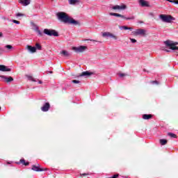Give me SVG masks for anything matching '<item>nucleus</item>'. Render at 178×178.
Returning <instances> with one entry per match:
<instances>
[{"label": "nucleus", "instance_id": "f257e3e1", "mask_svg": "<svg viewBox=\"0 0 178 178\" xmlns=\"http://www.w3.org/2000/svg\"><path fill=\"white\" fill-rule=\"evenodd\" d=\"M56 17L58 20H59L60 22H63V23L74 24V26H77V24H79L78 21L75 20L72 17H70V16L65 12L57 13Z\"/></svg>", "mask_w": 178, "mask_h": 178}, {"label": "nucleus", "instance_id": "f03ea898", "mask_svg": "<svg viewBox=\"0 0 178 178\" xmlns=\"http://www.w3.org/2000/svg\"><path fill=\"white\" fill-rule=\"evenodd\" d=\"M159 19L163 23H172V22H175V20H176V18H175L173 16L165 14L160 15Z\"/></svg>", "mask_w": 178, "mask_h": 178}, {"label": "nucleus", "instance_id": "7ed1b4c3", "mask_svg": "<svg viewBox=\"0 0 178 178\" xmlns=\"http://www.w3.org/2000/svg\"><path fill=\"white\" fill-rule=\"evenodd\" d=\"M165 45L170 47V49H172V51H178V47L176 45L178 44V42H173L172 40H166L164 42Z\"/></svg>", "mask_w": 178, "mask_h": 178}, {"label": "nucleus", "instance_id": "20e7f679", "mask_svg": "<svg viewBox=\"0 0 178 178\" xmlns=\"http://www.w3.org/2000/svg\"><path fill=\"white\" fill-rule=\"evenodd\" d=\"M44 33L49 37H59V33L55 29H44Z\"/></svg>", "mask_w": 178, "mask_h": 178}, {"label": "nucleus", "instance_id": "39448f33", "mask_svg": "<svg viewBox=\"0 0 178 178\" xmlns=\"http://www.w3.org/2000/svg\"><path fill=\"white\" fill-rule=\"evenodd\" d=\"M127 7L126 6V5L122 4L121 6L119 5H115L111 7V9L113 10H115V12H119L120 10H124Z\"/></svg>", "mask_w": 178, "mask_h": 178}, {"label": "nucleus", "instance_id": "423d86ee", "mask_svg": "<svg viewBox=\"0 0 178 178\" xmlns=\"http://www.w3.org/2000/svg\"><path fill=\"white\" fill-rule=\"evenodd\" d=\"M102 37H109L110 38H113V40H118V36L115 35L113 33H111L110 32L103 33Z\"/></svg>", "mask_w": 178, "mask_h": 178}, {"label": "nucleus", "instance_id": "0eeeda50", "mask_svg": "<svg viewBox=\"0 0 178 178\" xmlns=\"http://www.w3.org/2000/svg\"><path fill=\"white\" fill-rule=\"evenodd\" d=\"M49 108H51V104H49V102H46L43 104V106L41 107V111L42 112H48Z\"/></svg>", "mask_w": 178, "mask_h": 178}, {"label": "nucleus", "instance_id": "6e6552de", "mask_svg": "<svg viewBox=\"0 0 178 178\" xmlns=\"http://www.w3.org/2000/svg\"><path fill=\"white\" fill-rule=\"evenodd\" d=\"M0 77L6 83H12V81H13V77H12V76H8H8H6L5 75H1Z\"/></svg>", "mask_w": 178, "mask_h": 178}, {"label": "nucleus", "instance_id": "1a4fd4ad", "mask_svg": "<svg viewBox=\"0 0 178 178\" xmlns=\"http://www.w3.org/2000/svg\"><path fill=\"white\" fill-rule=\"evenodd\" d=\"M19 3L22 6H29L31 3V0H18Z\"/></svg>", "mask_w": 178, "mask_h": 178}, {"label": "nucleus", "instance_id": "9d476101", "mask_svg": "<svg viewBox=\"0 0 178 178\" xmlns=\"http://www.w3.org/2000/svg\"><path fill=\"white\" fill-rule=\"evenodd\" d=\"M139 4L143 8H149V2L145 0H139Z\"/></svg>", "mask_w": 178, "mask_h": 178}, {"label": "nucleus", "instance_id": "9b49d317", "mask_svg": "<svg viewBox=\"0 0 178 178\" xmlns=\"http://www.w3.org/2000/svg\"><path fill=\"white\" fill-rule=\"evenodd\" d=\"M75 52H84L87 49L86 46H79L78 47H74Z\"/></svg>", "mask_w": 178, "mask_h": 178}, {"label": "nucleus", "instance_id": "f8f14e48", "mask_svg": "<svg viewBox=\"0 0 178 178\" xmlns=\"http://www.w3.org/2000/svg\"><path fill=\"white\" fill-rule=\"evenodd\" d=\"M94 74V72H91L90 71H85L80 74V77H90V76H92Z\"/></svg>", "mask_w": 178, "mask_h": 178}, {"label": "nucleus", "instance_id": "ddd939ff", "mask_svg": "<svg viewBox=\"0 0 178 178\" xmlns=\"http://www.w3.org/2000/svg\"><path fill=\"white\" fill-rule=\"evenodd\" d=\"M26 49L28 52H30L31 54H35V52H37V48H35V47L26 45Z\"/></svg>", "mask_w": 178, "mask_h": 178}, {"label": "nucleus", "instance_id": "4468645a", "mask_svg": "<svg viewBox=\"0 0 178 178\" xmlns=\"http://www.w3.org/2000/svg\"><path fill=\"white\" fill-rule=\"evenodd\" d=\"M0 71L1 72H11L12 69L8 66H6L3 65H0Z\"/></svg>", "mask_w": 178, "mask_h": 178}, {"label": "nucleus", "instance_id": "2eb2a0df", "mask_svg": "<svg viewBox=\"0 0 178 178\" xmlns=\"http://www.w3.org/2000/svg\"><path fill=\"white\" fill-rule=\"evenodd\" d=\"M40 164H38V165H33L32 170H34V172H44V169L40 168Z\"/></svg>", "mask_w": 178, "mask_h": 178}, {"label": "nucleus", "instance_id": "dca6fc26", "mask_svg": "<svg viewBox=\"0 0 178 178\" xmlns=\"http://www.w3.org/2000/svg\"><path fill=\"white\" fill-rule=\"evenodd\" d=\"M136 35H145V30L138 29L135 31Z\"/></svg>", "mask_w": 178, "mask_h": 178}, {"label": "nucleus", "instance_id": "f3484780", "mask_svg": "<svg viewBox=\"0 0 178 178\" xmlns=\"http://www.w3.org/2000/svg\"><path fill=\"white\" fill-rule=\"evenodd\" d=\"M4 49L6 51L5 52H10V51H12V49H13V47L10 44H7L4 47Z\"/></svg>", "mask_w": 178, "mask_h": 178}, {"label": "nucleus", "instance_id": "a211bd4d", "mask_svg": "<svg viewBox=\"0 0 178 178\" xmlns=\"http://www.w3.org/2000/svg\"><path fill=\"white\" fill-rule=\"evenodd\" d=\"M152 118V115L151 114H144L143 115V119H144L145 120H149V119Z\"/></svg>", "mask_w": 178, "mask_h": 178}, {"label": "nucleus", "instance_id": "6ab92c4d", "mask_svg": "<svg viewBox=\"0 0 178 178\" xmlns=\"http://www.w3.org/2000/svg\"><path fill=\"white\" fill-rule=\"evenodd\" d=\"M17 163H22V165H24V166H29V162H26V160H24V159H20L19 162H17Z\"/></svg>", "mask_w": 178, "mask_h": 178}, {"label": "nucleus", "instance_id": "aec40b11", "mask_svg": "<svg viewBox=\"0 0 178 178\" xmlns=\"http://www.w3.org/2000/svg\"><path fill=\"white\" fill-rule=\"evenodd\" d=\"M60 54L65 57L70 56V53L65 50H63L62 51H60Z\"/></svg>", "mask_w": 178, "mask_h": 178}, {"label": "nucleus", "instance_id": "412c9836", "mask_svg": "<svg viewBox=\"0 0 178 178\" xmlns=\"http://www.w3.org/2000/svg\"><path fill=\"white\" fill-rule=\"evenodd\" d=\"M119 29L120 30H130L131 31V30H133V28L128 27V26H120Z\"/></svg>", "mask_w": 178, "mask_h": 178}, {"label": "nucleus", "instance_id": "4be33fe9", "mask_svg": "<svg viewBox=\"0 0 178 178\" xmlns=\"http://www.w3.org/2000/svg\"><path fill=\"white\" fill-rule=\"evenodd\" d=\"M110 16H115L116 17H122V15L116 13H109Z\"/></svg>", "mask_w": 178, "mask_h": 178}, {"label": "nucleus", "instance_id": "5701e85b", "mask_svg": "<svg viewBox=\"0 0 178 178\" xmlns=\"http://www.w3.org/2000/svg\"><path fill=\"white\" fill-rule=\"evenodd\" d=\"M159 142L161 145H166V144L168 143V140L165 139H161Z\"/></svg>", "mask_w": 178, "mask_h": 178}, {"label": "nucleus", "instance_id": "b1692460", "mask_svg": "<svg viewBox=\"0 0 178 178\" xmlns=\"http://www.w3.org/2000/svg\"><path fill=\"white\" fill-rule=\"evenodd\" d=\"M168 136H169V137H171V138H177V136L173 133H168Z\"/></svg>", "mask_w": 178, "mask_h": 178}, {"label": "nucleus", "instance_id": "393cba45", "mask_svg": "<svg viewBox=\"0 0 178 178\" xmlns=\"http://www.w3.org/2000/svg\"><path fill=\"white\" fill-rule=\"evenodd\" d=\"M35 48H36V49H38V51H41V49H42V47H41V44H40V43H36Z\"/></svg>", "mask_w": 178, "mask_h": 178}, {"label": "nucleus", "instance_id": "a878e982", "mask_svg": "<svg viewBox=\"0 0 178 178\" xmlns=\"http://www.w3.org/2000/svg\"><path fill=\"white\" fill-rule=\"evenodd\" d=\"M77 2H79V0H69L70 5H74Z\"/></svg>", "mask_w": 178, "mask_h": 178}, {"label": "nucleus", "instance_id": "bb28decb", "mask_svg": "<svg viewBox=\"0 0 178 178\" xmlns=\"http://www.w3.org/2000/svg\"><path fill=\"white\" fill-rule=\"evenodd\" d=\"M136 19V17L134 15H132L129 17L126 18V20H134Z\"/></svg>", "mask_w": 178, "mask_h": 178}, {"label": "nucleus", "instance_id": "cd10ccee", "mask_svg": "<svg viewBox=\"0 0 178 178\" xmlns=\"http://www.w3.org/2000/svg\"><path fill=\"white\" fill-rule=\"evenodd\" d=\"M6 51L5 50V49L3 47H0V55H2Z\"/></svg>", "mask_w": 178, "mask_h": 178}, {"label": "nucleus", "instance_id": "c85d7f7f", "mask_svg": "<svg viewBox=\"0 0 178 178\" xmlns=\"http://www.w3.org/2000/svg\"><path fill=\"white\" fill-rule=\"evenodd\" d=\"M86 41H92V42H99L101 44L102 42L97 41L95 40H91V39H86Z\"/></svg>", "mask_w": 178, "mask_h": 178}, {"label": "nucleus", "instance_id": "c756f323", "mask_svg": "<svg viewBox=\"0 0 178 178\" xmlns=\"http://www.w3.org/2000/svg\"><path fill=\"white\" fill-rule=\"evenodd\" d=\"M23 16H24V15L22 14V13H18L16 14V17H23Z\"/></svg>", "mask_w": 178, "mask_h": 178}, {"label": "nucleus", "instance_id": "7c9ffc66", "mask_svg": "<svg viewBox=\"0 0 178 178\" xmlns=\"http://www.w3.org/2000/svg\"><path fill=\"white\" fill-rule=\"evenodd\" d=\"M150 84H159V82L158 81H150Z\"/></svg>", "mask_w": 178, "mask_h": 178}, {"label": "nucleus", "instance_id": "2f4dec72", "mask_svg": "<svg viewBox=\"0 0 178 178\" xmlns=\"http://www.w3.org/2000/svg\"><path fill=\"white\" fill-rule=\"evenodd\" d=\"M36 30H37L38 34L39 35H42V32H41V31H40V30L38 29V27H36Z\"/></svg>", "mask_w": 178, "mask_h": 178}, {"label": "nucleus", "instance_id": "473e14b6", "mask_svg": "<svg viewBox=\"0 0 178 178\" xmlns=\"http://www.w3.org/2000/svg\"><path fill=\"white\" fill-rule=\"evenodd\" d=\"M72 83H74V84H80V81L72 80Z\"/></svg>", "mask_w": 178, "mask_h": 178}, {"label": "nucleus", "instance_id": "72a5a7b5", "mask_svg": "<svg viewBox=\"0 0 178 178\" xmlns=\"http://www.w3.org/2000/svg\"><path fill=\"white\" fill-rule=\"evenodd\" d=\"M13 23H15V24H20V22L16 20V19H13Z\"/></svg>", "mask_w": 178, "mask_h": 178}, {"label": "nucleus", "instance_id": "f704fd0d", "mask_svg": "<svg viewBox=\"0 0 178 178\" xmlns=\"http://www.w3.org/2000/svg\"><path fill=\"white\" fill-rule=\"evenodd\" d=\"M28 79L29 80H31V81H35V80H34V78H33V76H28Z\"/></svg>", "mask_w": 178, "mask_h": 178}, {"label": "nucleus", "instance_id": "c9c22d12", "mask_svg": "<svg viewBox=\"0 0 178 178\" xmlns=\"http://www.w3.org/2000/svg\"><path fill=\"white\" fill-rule=\"evenodd\" d=\"M130 41L131 42H132L133 44L137 42V40L136 39H133V38H130Z\"/></svg>", "mask_w": 178, "mask_h": 178}, {"label": "nucleus", "instance_id": "e433bc0d", "mask_svg": "<svg viewBox=\"0 0 178 178\" xmlns=\"http://www.w3.org/2000/svg\"><path fill=\"white\" fill-rule=\"evenodd\" d=\"M118 177H119V175H118V174L114 175H113V176L111 177V178H118Z\"/></svg>", "mask_w": 178, "mask_h": 178}, {"label": "nucleus", "instance_id": "4c0bfd02", "mask_svg": "<svg viewBox=\"0 0 178 178\" xmlns=\"http://www.w3.org/2000/svg\"><path fill=\"white\" fill-rule=\"evenodd\" d=\"M119 76L120 77H124V76H126V74H120Z\"/></svg>", "mask_w": 178, "mask_h": 178}, {"label": "nucleus", "instance_id": "58836bf2", "mask_svg": "<svg viewBox=\"0 0 178 178\" xmlns=\"http://www.w3.org/2000/svg\"><path fill=\"white\" fill-rule=\"evenodd\" d=\"M122 17H120L122 19H124L125 20H126V19H127V17H126L124 15H122Z\"/></svg>", "mask_w": 178, "mask_h": 178}, {"label": "nucleus", "instance_id": "ea45409f", "mask_svg": "<svg viewBox=\"0 0 178 178\" xmlns=\"http://www.w3.org/2000/svg\"><path fill=\"white\" fill-rule=\"evenodd\" d=\"M165 1H167L168 2H170V3H172V2H174L173 0H165Z\"/></svg>", "mask_w": 178, "mask_h": 178}, {"label": "nucleus", "instance_id": "a19ab883", "mask_svg": "<svg viewBox=\"0 0 178 178\" xmlns=\"http://www.w3.org/2000/svg\"><path fill=\"white\" fill-rule=\"evenodd\" d=\"M172 3H175V5H178V1H173Z\"/></svg>", "mask_w": 178, "mask_h": 178}, {"label": "nucleus", "instance_id": "79ce46f5", "mask_svg": "<svg viewBox=\"0 0 178 178\" xmlns=\"http://www.w3.org/2000/svg\"><path fill=\"white\" fill-rule=\"evenodd\" d=\"M1 37H3V34L2 33V32H0V38Z\"/></svg>", "mask_w": 178, "mask_h": 178}, {"label": "nucleus", "instance_id": "37998d69", "mask_svg": "<svg viewBox=\"0 0 178 178\" xmlns=\"http://www.w3.org/2000/svg\"><path fill=\"white\" fill-rule=\"evenodd\" d=\"M164 51H165V52H170V50H168V49H163Z\"/></svg>", "mask_w": 178, "mask_h": 178}, {"label": "nucleus", "instance_id": "c03bdc74", "mask_svg": "<svg viewBox=\"0 0 178 178\" xmlns=\"http://www.w3.org/2000/svg\"><path fill=\"white\" fill-rule=\"evenodd\" d=\"M88 174H87V173H83V174H82V176H87Z\"/></svg>", "mask_w": 178, "mask_h": 178}, {"label": "nucleus", "instance_id": "a18cd8bd", "mask_svg": "<svg viewBox=\"0 0 178 178\" xmlns=\"http://www.w3.org/2000/svg\"><path fill=\"white\" fill-rule=\"evenodd\" d=\"M39 84H42V82L41 81H38Z\"/></svg>", "mask_w": 178, "mask_h": 178}, {"label": "nucleus", "instance_id": "49530a36", "mask_svg": "<svg viewBox=\"0 0 178 178\" xmlns=\"http://www.w3.org/2000/svg\"><path fill=\"white\" fill-rule=\"evenodd\" d=\"M49 73H50V74H52L53 72L50 71V72H49Z\"/></svg>", "mask_w": 178, "mask_h": 178}, {"label": "nucleus", "instance_id": "de8ad7c7", "mask_svg": "<svg viewBox=\"0 0 178 178\" xmlns=\"http://www.w3.org/2000/svg\"><path fill=\"white\" fill-rule=\"evenodd\" d=\"M177 56H178V54H177Z\"/></svg>", "mask_w": 178, "mask_h": 178}, {"label": "nucleus", "instance_id": "09e8293b", "mask_svg": "<svg viewBox=\"0 0 178 178\" xmlns=\"http://www.w3.org/2000/svg\"><path fill=\"white\" fill-rule=\"evenodd\" d=\"M8 163H10L8 162Z\"/></svg>", "mask_w": 178, "mask_h": 178}]
</instances>
